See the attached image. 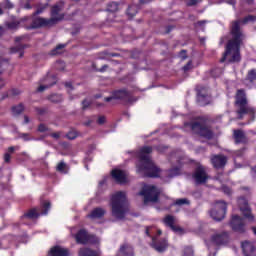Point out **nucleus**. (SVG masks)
<instances>
[{
	"mask_svg": "<svg viewBox=\"0 0 256 256\" xmlns=\"http://www.w3.org/2000/svg\"><path fill=\"white\" fill-rule=\"evenodd\" d=\"M199 3V0H186V5L188 7H193V5H197Z\"/></svg>",
	"mask_w": 256,
	"mask_h": 256,
	"instance_id": "obj_44",
	"label": "nucleus"
},
{
	"mask_svg": "<svg viewBox=\"0 0 256 256\" xmlns=\"http://www.w3.org/2000/svg\"><path fill=\"white\" fill-rule=\"evenodd\" d=\"M241 248L245 256H255V245H253V242L244 241L241 244Z\"/></svg>",
	"mask_w": 256,
	"mask_h": 256,
	"instance_id": "obj_21",
	"label": "nucleus"
},
{
	"mask_svg": "<svg viewBox=\"0 0 256 256\" xmlns=\"http://www.w3.org/2000/svg\"><path fill=\"white\" fill-rule=\"evenodd\" d=\"M235 99V104L238 107V119H243L244 115H251L252 119H255V108L247 105V94L245 90H237Z\"/></svg>",
	"mask_w": 256,
	"mask_h": 256,
	"instance_id": "obj_5",
	"label": "nucleus"
},
{
	"mask_svg": "<svg viewBox=\"0 0 256 256\" xmlns=\"http://www.w3.org/2000/svg\"><path fill=\"white\" fill-rule=\"evenodd\" d=\"M238 206L240 207V211L243 213L246 219L254 221L255 217L251 213V209L249 208V204L245 198L238 199Z\"/></svg>",
	"mask_w": 256,
	"mask_h": 256,
	"instance_id": "obj_14",
	"label": "nucleus"
},
{
	"mask_svg": "<svg viewBox=\"0 0 256 256\" xmlns=\"http://www.w3.org/2000/svg\"><path fill=\"white\" fill-rule=\"evenodd\" d=\"M49 100L52 103H61V101H63V96L60 94H53L49 97Z\"/></svg>",
	"mask_w": 256,
	"mask_h": 256,
	"instance_id": "obj_33",
	"label": "nucleus"
},
{
	"mask_svg": "<svg viewBox=\"0 0 256 256\" xmlns=\"http://www.w3.org/2000/svg\"><path fill=\"white\" fill-rule=\"evenodd\" d=\"M229 243V234L226 232H215L209 240L206 241L208 249H217L221 245Z\"/></svg>",
	"mask_w": 256,
	"mask_h": 256,
	"instance_id": "obj_7",
	"label": "nucleus"
},
{
	"mask_svg": "<svg viewBox=\"0 0 256 256\" xmlns=\"http://www.w3.org/2000/svg\"><path fill=\"white\" fill-rule=\"evenodd\" d=\"M112 215L115 219H124L128 211L125 192H116L111 198Z\"/></svg>",
	"mask_w": 256,
	"mask_h": 256,
	"instance_id": "obj_3",
	"label": "nucleus"
},
{
	"mask_svg": "<svg viewBox=\"0 0 256 256\" xmlns=\"http://www.w3.org/2000/svg\"><path fill=\"white\" fill-rule=\"evenodd\" d=\"M93 123V120H88V121H86V122H84V125L86 126V127H90V125Z\"/></svg>",
	"mask_w": 256,
	"mask_h": 256,
	"instance_id": "obj_57",
	"label": "nucleus"
},
{
	"mask_svg": "<svg viewBox=\"0 0 256 256\" xmlns=\"http://www.w3.org/2000/svg\"><path fill=\"white\" fill-rule=\"evenodd\" d=\"M24 9H32L31 2H27V3L24 5Z\"/></svg>",
	"mask_w": 256,
	"mask_h": 256,
	"instance_id": "obj_56",
	"label": "nucleus"
},
{
	"mask_svg": "<svg viewBox=\"0 0 256 256\" xmlns=\"http://www.w3.org/2000/svg\"><path fill=\"white\" fill-rule=\"evenodd\" d=\"M119 5L115 2H112L108 5L107 11L110 12L108 15V21H113L111 17H115V12L118 11Z\"/></svg>",
	"mask_w": 256,
	"mask_h": 256,
	"instance_id": "obj_25",
	"label": "nucleus"
},
{
	"mask_svg": "<svg viewBox=\"0 0 256 256\" xmlns=\"http://www.w3.org/2000/svg\"><path fill=\"white\" fill-rule=\"evenodd\" d=\"M23 39V37H17L16 39H15V41H16V43H19V41H21Z\"/></svg>",
	"mask_w": 256,
	"mask_h": 256,
	"instance_id": "obj_63",
	"label": "nucleus"
},
{
	"mask_svg": "<svg viewBox=\"0 0 256 256\" xmlns=\"http://www.w3.org/2000/svg\"><path fill=\"white\" fill-rule=\"evenodd\" d=\"M137 11H139V7L135 4L129 6L127 10L128 17H135L137 15Z\"/></svg>",
	"mask_w": 256,
	"mask_h": 256,
	"instance_id": "obj_30",
	"label": "nucleus"
},
{
	"mask_svg": "<svg viewBox=\"0 0 256 256\" xmlns=\"http://www.w3.org/2000/svg\"><path fill=\"white\" fill-rule=\"evenodd\" d=\"M112 177L120 185H125L127 183V172L119 169L112 170Z\"/></svg>",
	"mask_w": 256,
	"mask_h": 256,
	"instance_id": "obj_18",
	"label": "nucleus"
},
{
	"mask_svg": "<svg viewBox=\"0 0 256 256\" xmlns=\"http://www.w3.org/2000/svg\"><path fill=\"white\" fill-rule=\"evenodd\" d=\"M50 256H69V250L60 246L51 248L49 252Z\"/></svg>",
	"mask_w": 256,
	"mask_h": 256,
	"instance_id": "obj_22",
	"label": "nucleus"
},
{
	"mask_svg": "<svg viewBox=\"0 0 256 256\" xmlns=\"http://www.w3.org/2000/svg\"><path fill=\"white\" fill-rule=\"evenodd\" d=\"M255 19V16L248 15L242 21L237 20L232 22L230 31L232 38L226 45V51L220 60L221 63H224L225 60L228 63H239V61H241V43H243V39H245V35H243V32H241V23L243 25H247V23H251L255 21Z\"/></svg>",
	"mask_w": 256,
	"mask_h": 256,
	"instance_id": "obj_1",
	"label": "nucleus"
},
{
	"mask_svg": "<svg viewBox=\"0 0 256 256\" xmlns=\"http://www.w3.org/2000/svg\"><path fill=\"white\" fill-rule=\"evenodd\" d=\"M152 152L153 148L151 146H144L140 149L138 153L139 161L136 165L137 173H140V175H143L144 177H161V169L155 165L149 156Z\"/></svg>",
	"mask_w": 256,
	"mask_h": 256,
	"instance_id": "obj_2",
	"label": "nucleus"
},
{
	"mask_svg": "<svg viewBox=\"0 0 256 256\" xmlns=\"http://www.w3.org/2000/svg\"><path fill=\"white\" fill-rule=\"evenodd\" d=\"M211 163L215 169H221L227 164V157L223 155H215L212 157Z\"/></svg>",
	"mask_w": 256,
	"mask_h": 256,
	"instance_id": "obj_19",
	"label": "nucleus"
},
{
	"mask_svg": "<svg viewBox=\"0 0 256 256\" xmlns=\"http://www.w3.org/2000/svg\"><path fill=\"white\" fill-rule=\"evenodd\" d=\"M129 99V92L126 90H118L113 92L110 97L104 98L106 103H111L112 101H127Z\"/></svg>",
	"mask_w": 256,
	"mask_h": 256,
	"instance_id": "obj_13",
	"label": "nucleus"
},
{
	"mask_svg": "<svg viewBox=\"0 0 256 256\" xmlns=\"http://www.w3.org/2000/svg\"><path fill=\"white\" fill-rule=\"evenodd\" d=\"M89 105H91V101H89L87 99L82 102L83 109H87V107H89Z\"/></svg>",
	"mask_w": 256,
	"mask_h": 256,
	"instance_id": "obj_47",
	"label": "nucleus"
},
{
	"mask_svg": "<svg viewBox=\"0 0 256 256\" xmlns=\"http://www.w3.org/2000/svg\"><path fill=\"white\" fill-rule=\"evenodd\" d=\"M252 175H256V167L252 168Z\"/></svg>",
	"mask_w": 256,
	"mask_h": 256,
	"instance_id": "obj_64",
	"label": "nucleus"
},
{
	"mask_svg": "<svg viewBox=\"0 0 256 256\" xmlns=\"http://www.w3.org/2000/svg\"><path fill=\"white\" fill-rule=\"evenodd\" d=\"M151 247L158 251V253H163V251L168 247L167 240L163 239L160 242H157V237H153Z\"/></svg>",
	"mask_w": 256,
	"mask_h": 256,
	"instance_id": "obj_20",
	"label": "nucleus"
},
{
	"mask_svg": "<svg viewBox=\"0 0 256 256\" xmlns=\"http://www.w3.org/2000/svg\"><path fill=\"white\" fill-rule=\"evenodd\" d=\"M97 123H98V125H103L105 123V117L104 116H100L98 118Z\"/></svg>",
	"mask_w": 256,
	"mask_h": 256,
	"instance_id": "obj_50",
	"label": "nucleus"
},
{
	"mask_svg": "<svg viewBox=\"0 0 256 256\" xmlns=\"http://www.w3.org/2000/svg\"><path fill=\"white\" fill-rule=\"evenodd\" d=\"M181 173V169L174 168L169 171V177H175Z\"/></svg>",
	"mask_w": 256,
	"mask_h": 256,
	"instance_id": "obj_42",
	"label": "nucleus"
},
{
	"mask_svg": "<svg viewBox=\"0 0 256 256\" xmlns=\"http://www.w3.org/2000/svg\"><path fill=\"white\" fill-rule=\"evenodd\" d=\"M192 178H193V181L196 183V185H203L204 183H207V180L209 179V175L207 174L205 167L199 164L196 170L194 171Z\"/></svg>",
	"mask_w": 256,
	"mask_h": 256,
	"instance_id": "obj_9",
	"label": "nucleus"
},
{
	"mask_svg": "<svg viewBox=\"0 0 256 256\" xmlns=\"http://www.w3.org/2000/svg\"><path fill=\"white\" fill-rule=\"evenodd\" d=\"M12 93L13 95H19L21 92L19 90H13Z\"/></svg>",
	"mask_w": 256,
	"mask_h": 256,
	"instance_id": "obj_62",
	"label": "nucleus"
},
{
	"mask_svg": "<svg viewBox=\"0 0 256 256\" xmlns=\"http://www.w3.org/2000/svg\"><path fill=\"white\" fill-rule=\"evenodd\" d=\"M107 69H109V66H108V65H104V66H102L98 71H99L100 73H105V71H107Z\"/></svg>",
	"mask_w": 256,
	"mask_h": 256,
	"instance_id": "obj_52",
	"label": "nucleus"
},
{
	"mask_svg": "<svg viewBox=\"0 0 256 256\" xmlns=\"http://www.w3.org/2000/svg\"><path fill=\"white\" fill-rule=\"evenodd\" d=\"M6 7H7L8 9H13V3H11V1L7 0V1H6Z\"/></svg>",
	"mask_w": 256,
	"mask_h": 256,
	"instance_id": "obj_54",
	"label": "nucleus"
},
{
	"mask_svg": "<svg viewBox=\"0 0 256 256\" xmlns=\"http://www.w3.org/2000/svg\"><path fill=\"white\" fill-rule=\"evenodd\" d=\"M191 67H193V63L190 61L187 63V65H185L183 67L184 71H189V69H191Z\"/></svg>",
	"mask_w": 256,
	"mask_h": 256,
	"instance_id": "obj_48",
	"label": "nucleus"
},
{
	"mask_svg": "<svg viewBox=\"0 0 256 256\" xmlns=\"http://www.w3.org/2000/svg\"><path fill=\"white\" fill-rule=\"evenodd\" d=\"M53 85H55V82H52L51 84H44V85H40L37 89V91L39 93H43V91H45L46 89H49V87H53Z\"/></svg>",
	"mask_w": 256,
	"mask_h": 256,
	"instance_id": "obj_39",
	"label": "nucleus"
},
{
	"mask_svg": "<svg viewBox=\"0 0 256 256\" xmlns=\"http://www.w3.org/2000/svg\"><path fill=\"white\" fill-rule=\"evenodd\" d=\"M19 138L23 139V141H33V137L29 133H22L19 135Z\"/></svg>",
	"mask_w": 256,
	"mask_h": 256,
	"instance_id": "obj_40",
	"label": "nucleus"
},
{
	"mask_svg": "<svg viewBox=\"0 0 256 256\" xmlns=\"http://www.w3.org/2000/svg\"><path fill=\"white\" fill-rule=\"evenodd\" d=\"M79 256H99V254L89 248H82L79 251Z\"/></svg>",
	"mask_w": 256,
	"mask_h": 256,
	"instance_id": "obj_28",
	"label": "nucleus"
},
{
	"mask_svg": "<svg viewBox=\"0 0 256 256\" xmlns=\"http://www.w3.org/2000/svg\"><path fill=\"white\" fill-rule=\"evenodd\" d=\"M247 80L250 81V83H253L254 81H256V70L255 69L248 71Z\"/></svg>",
	"mask_w": 256,
	"mask_h": 256,
	"instance_id": "obj_34",
	"label": "nucleus"
},
{
	"mask_svg": "<svg viewBox=\"0 0 256 256\" xmlns=\"http://www.w3.org/2000/svg\"><path fill=\"white\" fill-rule=\"evenodd\" d=\"M27 123H29V117L25 116L24 117V124L27 125Z\"/></svg>",
	"mask_w": 256,
	"mask_h": 256,
	"instance_id": "obj_61",
	"label": "nucleus"
},
{
	"mask_svg": "<svg viewBox=\"0 0 256 256\" xmlns=\"http://www.w3.org/2000/svg\"><path fill=\"white\" fill-rule=\"evenodd\" d=\"M197 92V102L199 103V105L203 107L211 103V96L209 95V90L207 89V87L198 86Z\"/></svg>",
	"mask_w": 256,
	"mask_h": 256,
	"instance_id": "obj_10",
	"label": "nucleus"
},
{
	"mask_svg": "<svg viewBox=\"0 0 256 256\" xmlns=\"http://www.w3.org/2000/svg\"><path fill=\"white\" fill-rule=\"evenodd\" d=\"M51 137H53L54 139H59V137H61V134L59 132H55L51 134Z\"/></svg>",
	"mask_w": 256,
	"mask_h": 256,
	"instance_id": "obj_53",
	"label": "nucleus"
},
{
	"mask_svg": "<svg viewBox=\"0 0 256 256\" xmlns=\"http://www.w3.org/2000/svg\"><path fill=\"white\" fill-rule=\"evenodd\" d=\"M105 215V209L103 208H95L92 212L88 215L90 219H101Z\"/></svg>",
	"mask_w": 256,
	"mask_h": 256,
	"instance_id": "obj_24",
	"label": "nucleus"
},
{
	"mask_svg": "<svg viewBox=\"0 0 256 256\" xmlns=\"http://www.w3.org/2000/svg\"><path fill=\"white\" fill-rule=\"evenodd\" d=\"M21 21H27V18H23V19H21ZM21 21L8 23L7 24L8 29H17V27H19V25H21Z\"/></svg>",
	"mask_w": 256,
	"mask_h": 256,
	"instance_id": "obj_35",
	"label": "nucleus"
},
{
	"mask_svg": "<svg viewBox=\"0 0 256 256\" xmlns=\"http://www.w3.org/2000/svg\"><path fill=\"white\" fill-rule=\"evenodd\" d=\"M205 23H207V21H206V20H203V21L197 22L196 25H198L199 27H202V25H205Z\"/></svg>",
	"mask_w": 256,
	"mask_h": 256,
	"instance_id": "obj_58",
	"label": "nucleus"
},
{
	"mask_svg": "<svg viewBox=\"0 0 256 256\" xmlns=\"http://www.w3.org/2000/svg\"><path fill=\"white\" fill-rule=\"evenodd\" d=\"M191 129L194 131V133H197L201 137H205V139H212L213 138V132L209 130V128L204 127L199 122H195L191 124Z\"/></svg>",
	"mask_w": 256,
	"mask_h": 256,
	"instance_id": "obj_11",
	"label": "nucleus"
},
{
	"mask_svg": "<svg viewBox=\"0 0 256 256\" xmlns=\"http://www.w3.org/2000/svg\"><path fill=\"white\" fill-rule=\"evenodd\" d=\"M4 161H5V163H9V161H11V154L6 153L4 155Z\"/></svg>",
	"mask_w": 256,
	"mask_h": 256,
	"instance_id": "obj_49",
	"label": "nucleus"
},
{
	"mask_svg": "<svg viewBox=\"0 0 256 256\" xmlns=\"http://www.w3.org/2000/svg\"><path fill=\"white\" fill-rule=\"evenodd\" d=\"M151 0H140L141 5H145V3H149Z\"/></svg>",
	"mask_w": 256,
	"mask_h": 256,
	"instance_id": "obj_60",
	"label": "nucleus"
},
{
	"mask_svg": "<svg viewBox=\"0 0 256 256\" xmlns=\"http://www.w3.org/2000/svg\"><path fill=\"white\" fill-rule=\"evenodd\" d=\"M235 143H247V137L242 130H234Z\"/></svg>",
	"mask_w": 256,
	"mask_h": 256,
	"instance_id": "obj_23",
	"label": "nucleus"
},
{
	"mask_svg": "<svg viewBox=\"0 0 256 256\" xmlns=\"http://www.w3.org/2000/svg\"><path fill=\"white\" fill-rule=\"evenodd\" d=\"M195 252L193 251L192 247H185L183 250V255L182 256H194Z\"/></svg>",
	"mask_w": 256,
	"mask_h": 256,
	"instance_id": "obj_36",
	"label": "nucleus"
},
{
	"mask_svg": "<svg viewBox=\"0 0 256 256\" xmlns=\"http://www.w3.org/2000/svg\"><path fill=\"white\" fill-rule=\"evenodd\" d=\"M15 151V147L11 146L8 148V153H13Z\"/></svg>",
	"mask_w": 256,
	"mask_h": 256,
	"instance_id": "obj_59",
	"label": "nucleus"
},
{
	"mask_svg": "<svg viewBox=\"0 0 256 256\" xmlns=\"http://www.w3.org/2000/svg\"><path fill=\"white\" fill-rule=\"evenodd\" d=\"M120 253L125 256H133V247L128 244H124L120 247Z\"/></svg>",
	"mask_w": 256,
	"mask_h": 256,
	"instance_id": "obj_27",
	"label": "nucleus"
},
{
	"mask_svg": "<svg viewBox=\"0 0 256 256\" xmlns=\"http://www.w3.org/2000/svg\"><path fill=\"white\" fill-rule=\"evenodd\" d=\"M38 131L40 133H45V131H48V128L45 126V124H40L38 127Z\"/></svg>",
	"mask_w": 256,
	"mask_h": 256,
	"instance_id": "obj_45",
	"label": "nucleus"
},
{
	"mask_svg": "<svg viewBox=\"0 0 256 256\" xmlns=\"http://www.w3.org/2000/svg\"><path fill=\"white\" fill-rule=\"evenodd\" d=\"M63 11V2H58L52 7L51 10V18H36L33 22V27H53V25H57L59 21H63L65 17L63 14L59 13Z\"/></svg>",
	"mask_w": 256,
	"mask_h": 256,
	"instance_id": "obj_4",
	"label": "nucleus"
},
{
	"mask_svg": "<svg viewBox=\"0 0 256 256\" xmlns=\"http://www.w3.org/2000/svg\"><path fill=\"white\" fill-rule=\"evenodd\" d=\"M47 7H49V4H40L37 7V10L35 12V15H41V13H43V11H45V9H47Z\"/></svg>",
	"mask_w": 256,
	"mask_h": 256,
	"instance_id": "obj_38",
	"label": "nucleus"
},
{
	"mask_svg": "<svg viewBox=\"0 0 256 256\" xmlns=\"http://www.w3.org/2000/svg\"><path fill=\"white\" fill-rule=\"evenodd\" d=\"M25 107L23 106V104H19L17 106L12 107V113L13 115H21V113H23Z\"/></svg>",
	"mask_w": 256,
	"mask_h": 256,
	"instance_id": "obj_31",
	"label": "nucleus"
},
{
	"mask_svg": "<svg viewBox=\"0 0 256 256\" xmlns=\"http://www.w3.org/2000/svg\"><path fill=\"white\" fill-rule=\"evenodd\" d=\"M163 223L164 225H166V227H170V229L174 231V233H183V229L176 225L177 218H175L174 216L167 215L163 219Z\"/></svg>",
	"mask_w": 256,
	"mask_h": 256,
	"instance_id": "obj_16",
	"label": "nucleus"
},
{
	"mask_svg": "<svg viewBox=\"0 0 256 256\" xmlns=\"http://www.w3.org/2000/svg\"><path fill=\"white\" fill-rule=\"evenodd\" d=\"M160 191L157 187L153 185H145L139 195L144 197V203H157L159 201Z\"/></svg>",
	"mask_w": 256,
	"mask_h": 256,
	"instance_id": "obj_6",
	"label": "nucleus"
},
{
	"mask_svg": "<svg viewBox=\"0 0 256 256\" xmlns=\"http://www.w3.org/2000/svg\"><path fill=\"white\" fill-rule=\"evenodd\" d=\"M7 67H9V62H7L3 59H0V74H2L3 70L7 69ZM2 87H5V80L0 78V89H2Z\"/></svg>",
	"mask_w": 256,
	"mask_h": 256,
	"instance_id": "obj_26",
	"label": "nucleus"
},
{
	"mask_svg": "<svg viewBox=\"0 0 256 256\" xmlns=\"http://www.w3.org/2000/svg\"><path fill=\"white\" fill-rule=\"evenodd\" d=\"M76 242L80 245H86V243H93L91 239H93V236L87 235V231L84 229L80 230L76 235H74Z\"/></svg>",
	"mask_w": 256,
	"mask_h": 256,
	"instance_id": "obj_17",
	"label": "nucleus"
},
{
	"mask_svg": "<svg viewBox=\"0 0 256 256\" xmlns=\"http://www.w3.org/2000/svg\"><path fill=\"white\" fill-rule=\"evenodd\" d=\"M67 139L73 140L77 139V131L73 130L66 134Z\"/></svg>",
	"mask_w": 256,
	"mask_h": 256,
	"instance_id": "obj_43",
	"label": "nucleus"
},
{
	"mask_svg": "<svg viewBox=\"0 0 256 256\" xmlns=\"http://www.w3.org/2000/svg\"><path fill=\"white\" fill-rule=\"evenodd\" d=\"M222 191L223 193H225L226 195H231V189L227 186H223L222 187Z\"/></svg>",
	"mask_w": 256,
	"mask_h": 256,
	"instance_id": "obj_46",
	"label": "nucleus"
},
{
	"mask_svg": "<svg viewBox=\"0 0 256 256\" xmlns=\"http://www.w3.org/2000/svg\"><path fill=\"white\" fill-rule=\"evenodd\" d=\"M51 209V202L45 201L42 203V211L41 213L38 212L37 208L30 210L24 217L28 219H37L39 215H47L49 210Z\"/></svg>",
	"mask_w": 256,
	"mask_h": 256,
	"instance_id": "obj_12",
	"label": "nucleus"
},
{
	"mask_svg": "<svg viewBox=\"0 0 256 256\" xmlns=\"http://www.w3.org/2000/svg\"><path fill=\"white\" fill-rule=\"evenodd\" d=\"M227 213V203L218 201L214 205V208L210 211V216L214 221H223L225 214Z\"/></svg>",
	"mask_w": 256,
	"mask_h": 256,
	"instance_id": "obj_8",
	"label": "nucleus"
},
{
	"mask_svg": "<svg viewBox=\"0 0 256 256\" xmlns=\"http://www.w3.org/2000/svg\"><path fill=\"white\" fill-rule=\"evenodd\" d=\"M187 52L185 50H182L180 55L182 57L183 60L187 59V56L185 55Z\"/></svg>",
	"mask_w": 256,
	"mask_h": 256,
	"instance_id": "obj_55",
	"label": "nucleus"
},
{
	"mask_svg": "<svg viewBox=\"0 0 256 256\" xmlns=\"http://www.w3.org/2000/svg\"><path fill=\"white\" fill-rule=\"evenodd\" d=\"M172 205H189V200H187V198H181L173 202Z\"/></svg>",
	"mask_w": 256,
	"mask_h": 256,
	"instance_id": "obj_37",
	"label": "nucleus"
},
{
	"mask_svg": "<svg viewBox=\"0 0 256 256\" xmlns=\"http://www.w3.org/2000/svg\"><path fill=\"white\" fill-rule=\"evenodd\" d=\"M63 49H65V44H59L51 51V55H61V53H63Z\"/></svg>",
	"mask_w": 256,
	"mask_h": 256,
	"instance_id": "obj_32",
	"label": "nucleus"
},
{
	"mask_svg": "<svg viewBox=\"0 0 256 256\" xmlns=\"http://www.w3.org/2000/svg\"><path fill=\"white\" fill-rule=\"evenodd\" d=\"M230 225H231L233 231H237L238 233L245 232V220H243V218H241L237 215L232 216Z\"/></svg>",
	"mask_w": 256,
	"mask_h": 256,
	"instance_id": "obj_15",
	"label": "nucleus"
},
{
	"mask_svg": "<svg viewBox=\"0 0 256 256\" xmlns=\"http://www.w3.org/2000/svg\"><path fill=\"white\" fill-rule=\"evenodd\" d=\"M56 170L59 171V173L67 174L69 172V167L66 163L61 161L60 163H58Z\"/></svg>",
	"mask_w": 256,
	"mask_h": 256,
	"instance_id": "obj_29",
	"label": "nucleus"
},
{
	"mask_svg": "<svg viewBox=\"0 0 256 256\" xmlns=\"http://www.w3.org/2000/svg\"><path fill=\"white\" fill-rule=\"evenodd\" d=\"M65 86L68 89V93H71V91H73V85L70 82H67Z\"/></svg>",
	"mask_w": 256,
	"mask_h": 256,
	"instance_id": "obj_51",
	"label": "nucleus"
},
{
	"mask_svg": "<svg viewBox=\"0 0 256 256\" xmlns=\"http://www.w3.org/2000/svg\"><path fill=\"white\" fill-rule=\"evenodd\" d=\"M11 53H20V57H23V46L11 48Z\"/></svg>",
	"mask_w": 256,
	"mask_h": 256,
	"instance_id": "obj_41",
	"label": "nucleus"
}]
</instances>
